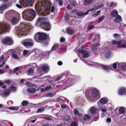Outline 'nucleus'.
<instances>
[{
  "label": "nucleus",
  "instance_id": "49",
  "mask_svg": "<svg viewBox=\"0 0 126 126\" xmlns=\"http://www.w3.org/2000/svg\"><path fill=\"white\" fill-rule=\"evenodd\" d=\"M61 107L63 109H65L67 108V106H66V105L64 104H62L61 105Z\"/></svg>",
  "mask_w": 126,
  "mask_h": 126
},
{
  "label": "nucleus",
  "instance_id": "39",
  "mask_svg": "<svg viewBox=\"0 0 126 126\" xmlns=\"http://www.w3.org/2000/svg\"><path fill=\"white\" fill-rule=\"evenodd\" d=\"M54 95L52 93H48L47 94L46 96L47 97H49V96H52Z\"/></svg>",
  "mask_w": 126,
  "mask_h": 126
},
{
  "label": "nucleus",
  "instance_id": "43",
  "mask_svg": "<svg viewBox=\"0 0 126 126\" xmlns=\"http://www.w3.org/2000/svg\"><path fill=\"white\" fill-rule=\"evenodd\" d=\"M64 118L65 120L67 121L70 119V117L69 116H65L64 117Z\"/></svg>",
  "mask_w": 126,
  "mask_h": 126
},
{
  "label": "nucleus",
  "instance_id": "44",
  "mask_svg": "<svg viewBox=\"0 0 126 126\" xmlns=\"http://www.w3.org/2000/svg\"><path fill=\"white\" fill-rule=\"evenodd\" d=\"M18 68L19 67H17L14 69L13 72V74H14L17 72L18 69Z\"/></svg>",
  "mask_w": 126,
  "mask_h": 126
},
{
  "label": "nucleus",
  "instance_id": "22",
  "mask_svg": "<svg viewBox=\"0 0 126 126\" xmlns=\"http://www.w3.org/2000/svg\"><path fill=\"white\" fill-rule=\"evenodd\" d=\"M99 103L104 104L107 103V101L104 99H101L98 102Z\"/></svg>",
  "mask_w": 126,
  "mask_h": 126
},
{
  "label": "nucleus",
  "instance_id": "40",
  "mask_svg": "<svg viewBox=\"0 0 126 126\" xmlns=\"http://www.w3.org/2000/svg\"><path fill=\"white\" fill-rule=\"evenodd\" d=\"M94 27V26L93 25H89L88 26L87 29L91 30Z\"/></svg>",
  "mask_w": 126,
  "mask_h": 126
},
{
  "label": "nucleus",
  "instance_id": "42",
  "mask_svg": "<svg viewBox=\"0 0 126 126\" xmlns=\"http://www.w3.org/2000/svg\"><path fill=\"white\" fill-rule=\"evenodd\" d=\"M121 68L123 70L126 69V65L125 64H123L121 66Z\"/></svg>",
  "mask_w": 126,
  "mask_h": 126
},
{
  "label": "nucleus",
  "instance_id": "53",
  "mask_svg": "<svg viewBox=\"0 0 126 126\" xmlns=\"http://www.w3.org/2000/svg\"><path fill=\"white\" fill-rule=\"evenodd\" d=\"M54 10H55V8H54V7L53 6H52L51 8V12L52 13H53L54 12Z\"/></svg>",
  "mask_w": 126,
  "mask_h": 126
},
{
  "label": "nucleus",
  "instance_id": "17",
  "mask_svg": "<svg viewBox=\"0 0 126 126\" xmlns=\"http://www.w3.org/2000/svg\"><path fill=\"white\" fill-rule=\"evenodd\" d=\"M125 88L124 87L121 88L118 91V94L120 95L123 94L125 92Z\"/></svg>",
  "mask_w": 126,
  "mask_h": 126
},
{
  "label": "nucleus",
  "instance_id": "46",
  "mask_svg": "<svg viewBox=\"0 0 126 126\" xmlns=\"http://www.w3.org/2000/svg\"><path fill=\"white\" fill-rule=\"evenodd\" d=\"M71 126H77L76 123L74 122H72L71 124Z\"/></svg>",
  "mask_w": 126,
  "mask_h": 126
},
{
  "label": "nucleus",
  "instance_id": "32",
  "mask_svg": "<svg viewBox=\"0 0 126 126\" xmlns=\"http://www.w3.org/2000/svg\"><path fill=\"white\" fill-rule=\"evenodd\" d=\"M90 118V117L87 114H85L84 116V121L88 120Z\"/></svg>",
  "mask_w": 126,
  "mask_h": 126
},
{
  "label": "nucleus",
  "instance_id": "50",
  "mask_svg": "<svg viewBox=\"0 0 126 126\" xmlns=\"http://www.w3.org/2000/svg\"><path fill=\"white\" fill-rule=\"evenodd\" d=\"M40 89H41V92H43L44 91H46L45 88H40L37 90V91H38Z\"/></svg>",
  "mask_w": 126,
  "mask_h": 126
},
{
  "label": "nucleus",
  "instance_id": "31",
  "mask_svg": "<svg viewBox=\"0 0 126 126\" xmlns=\"http://www.w3.org/2000/svg\"><path fill=\"white\" fill-rule=\"evenodd\" d=\"M28 102L27 101H24L22 103V105L23 106H25L27 105L28 104Z\"/></svg>",
  "mask_w": 126,
  "mask_h": 126
},
{
  "label": "nucleus",
  "instance_id": "29",
  "mask_svg": "<svg viewBox=\"0 0 126 126\" xmlns=\"http://www.w3.org/2000/svg\"><path fill=\"white\" fill-rule=\"evenodd\" d=\"M59 45L58 44H56L54 45L51 48V50L54 51L58 47Z\"/></svg>",
  "mask_w": 126,
  "mask_h": 126
},
{
  "label": "nucleus",
  "instance_id": "21",
  "mask_svg": "<svg viewBox=\"0 0 126 126\" xmlns=\"http://www.w3.org/2000/svg\"><path fill=\"white\" fill-rule=\"evenodd\" d=\"M10 91L9 89H7L5 91L3 95L4 96H7L10 93Z\"/></svg>",
  "mask_w": 126,
  "mask_h": 126
},
{
  "label": "nucleus",
  "instance_id": "23",
  "mask_svg": "<svg viewBox=\"0 0 126 126\" xmlns=\"http://www.w3.org/2000/svg\"><path fill=\"white\" fill-rule=\"evenodd\" d=\"M42 70L45 72H47L48 71L47 70H49V67L46 66H44L42 67Z\"/></svg>",
  "mask_w": 126,
  "mask_h": 126
},
{
  "label": "nucleus",
  "instance_id": "28",
  "mask_svg": "<svg viewBox=\"0 0 126 126\" xmlns=\"http://www.w3.org/2000/svg\"><path fill=\"white\" fill-rule=\"evenodd\" d=\"M96 111V109L94 107H92L90 109V111L92 113H94Z\"/></svg>",
  "mask_w": 126,
  "mask_h": 126
},
{
  "label": "nucleus",
  "instance_id": "9",
  "mask_svg": "<svg viewBox=\"0 0 126 126\" xmlns=\"http://www.w3.org/2000/svg\"><path fill=\"white\" fill-rule=\"evenodd\" d=\"M100 45L99 43H95L93 44L92 47V49L94 51L97 50L98 48V46Z\"/></svg>",
  "mask_w": 126,
  "mask_h": 126
},
{
  "label": "nucleus",
  "instance_id": "14",
  "mask_svg": "<svg viewBox=\"0 0 126 126\" xmlns=\"http://www.w3.org/2000/svg\"><path fill=\"white\" fill-rule=\"evenodd\" d=\"M89 12V11H87L86 13H82L81 12H78L76 13V14L78 15L79 16H85L87 15Z\"/></svg>",
  "mask_w": 126,
  "mask_h": 126
},
{
  "label": "nucleus",
  "instance_id": "16",
  "mask_svg": "<svg viewBox=\"0 0 126 126\" xmlns=\"http://www.w3.org/2000/svg\"><path fill=\"white\" fill-rule=\"evenodd\" d=\"M93 1V0H84V4L86 5H87L90 4Z\"/></svg>",
  "mask_w": 126,
  "mask_h": 126
},
{
  "label": "nucleus",
  "instance_id": "26",
  "mask_svg": "<svg viewBox=\"0 0 126 126\" xmlns=\"http://www.w3.org/2000/svg\"><path fill=\"white\" fill-rule=\"evenodd\" d=\"M19 107H11L9 108V109L11 110H18Z\"/></svg>",
  "mask_w": 126,
  "mask_h": 126
},
{
  "label": "nucleus",
  "instance_id": "52",
  "mask_svg": "<svg viewBox=\"0 0 126 126\" xmlns=\"http://www.w3.org/2000/svg\"><path fill=\"white\" fill-rule=\"evenodd\" d=\"M62 78V77L61 76H60L57 79L55 80V81H58V80L61 79Z\"/></svg>",
  "mask_w": 126,
  "mask_h": 126
},
{
  "label": "nucleus",
  "instance_id": "19",
  "mask_svg": "<svg viewBox=\"0 0 126 126\" xmlns=\"http://www.w3.org/2000/svg\"><path fill=\"white\" fill-rule=\"evenodd\" d=\"M35 90V89L33 88H30L27 89L28 91L30 93H32L34 92Z\"/></svg>",
  "mask_w": 126,
  "mask_h": 126
},
{
  "label": "nucleus",
  "instance_id": "15",
  "mask_svg": "<svg viewBox=\"0 0 126 126\" xmlns=\"http://www.w3.org/2000/svg\"><path fill=\"white\" fill-rule=\"evenodd\" d=\"M19 20L18 19L15 17H14L12 19V23L13 25H14L17 23L18 21Z\"/></svg>",
  "mask_w": 126,
  "mask_h": 126
},
{
  "label": "nucleus",
  "instance_id": "57",
  "mask_svg": "<svg viewBox=\"0 0 126 126\" xmlns=\"http://www.w3.org/2000/svg\"><path fill=\"white\" fill-rule=\"evenodd\" d=\"M111 119L109 118H107V121L108 122H111Z\"/></svg>",
  "mask_w": 126,
  "mask_h": 126
},
{
  "label": "nucleus",
  "instance_id": "37",
  "mask_svg": "<svg viewBox=\"0 0 126 126\" xmlns=\"http://www.w3.org/2000/svg\"><path fill=\"white\" fill-rule=\"evenodd\" d=\"M26 85H27L28 86H29L32 87L33 86V84L31 83H29L28 82H27L26 83Z\"/></svg>",
  "mask_w": 126,
  "mask_h": 126
},
{
  "label": "nucleus",
  "instance_id": "62",
  "mask_svg": "<svg viewBox=\"0 0 126 126\" xmlns=\"http://www.w3.org/2000/svg\"><path fill=\"white\" fill-rule=\"evenodd\" d=\"M99 8H100L103 6V4H101L98 5Z\"/></svg>",
  "mask_w": 126,
  "mask_h": 126
},
{
  "label": "nucleus",
  "instance_id": "41",
  "mask_svg": "<svg viewBox=\"0 0 126 126\" xmlns=\"http://www.w3.org/2000/svg\"><path fill=\"white\" fill-rule=\"evenodd\" d=\"M105 17L104 16H102L99 19V23L102 21L104 19Z\"/></svg>",
  "mask_w": 126,
  "mask_h": 126
},
{
  "label": "nucleus",
  "instance_id": "47",
  "mask_svg": "<svg viewBox=\"0 0 126 126\" xmlns=\"http://www.w3.org/2000/svg\"><path fill=\"white\" fill-rule=\"evenodd\" d=\"M13 57L14 58L18 59V57L17 56L16 54H12Z\"/></svg>",
  "mask_w": 126,
  "mask_h": 126
},
{
  "label": "nucleus",
  "instance_id": "48",
  "mask_svg": "<svg viewBox=\"0 0 126 126\" xmlns=\"http://www.w3.org/2000/svg\"><path fill=\"white\" fill-rule=\"evenodd\" d=\"M16 89V88L15 86H12L11 88V90L12 91H15Z\"/></svg>",
  "mask_w": 126,
  "mask_h": 126
},
{
  "label": "nucleus",
  "instance_id": "35",
  "mask_svg": "<svg viewBox=\"0 0 126 126\" xmlns=\"http://www.w3.org/2000/svg\"><path fill=\"white\" fill-rule=\"evenodd\" d=\"M73 112L75 115H78L79 114V112L78 110L76 109H74L73 110Z\"/></svg>",
  "mask_w": 126,
  "mask_h": 126
},
{
  "label": "nucleus",
  "instance_id": "33",
  "mask_svg": "<svg viewBox=\"0 0 126 126\" xmlns=\"http://www.w3.org/2000/svg\"><path fill=\"white\" fill-rule=\"evenodd\" d=\"M102 67L105 70L107 71H108L109 68L107 66L104 65H102Z\"/></svg>",
  "mask_w": 126,
  "mask_h": 126
},
{
  "label": "nucleus",
  "instance_id": "45",
  "mask_svg": "<svg viewBox=\"0 0 126 126\" xmlns=\"http://www.w3.org/2000/svg\"><path fill=\"white\" fill-rule=\"evenodd\" d=\"M113 67L115 69H116L117 66V64L116 63H113L112 65Z\"/></svg>",
  "mask_w": 126,
  "mask_h": 126
},
{
  "label": "nucleus",
  "instance_id": "36",
  "mask_svg": "<svg viewBox=\"0 0 126 126\" xmlns=\"http://www.w3.org/2000/svg\"><path fill=\"white\" fill-rule=\"evenodd\" d=\"M117 47H118L123 48L126 47V45L125 44L120 45L117 46Z\"/></svg>",
  "mask_w": 126,
  "mask_h": 126
},
{
  "label": "nucleus",
  "instance_id": "13",
  "mask_svg": "<svg viewBox=\"0 0 126 126\" xmlns=\"http://www.w3.org/2000/svg\"><path fill=\"white\" fill-rule=\"evenodd\" d=\"M42 3V4H44V6L46 7V8L48 10L50 9V5L49 3L47 2H44L43 3V2Z\"/></svg>",
  "mask_w": 126,
  "mask_h": 126
},
{
  "label": "nucleus",
  "instance_id": "38",
  "mask_svg": "<svg viewBox=\"0 0 126 126\" xmlns=\"http://www.w3.org/2000/svg\"><path fill=\"white\" fill-rule=\"evenodd\" d=\"M29 51L26 50H24L23 51V54L24 55H25L29 52Z\"/></svg>",
  "mask_w": 126,
  "mask_h": 126
},
{
  "label": "nucleus",
  "instance_id": "2",
  "mask_svg": "<svg viewBox=\"0 0 126 126\" xmlns=\"http://www.w3.org/2000/svg\"><path fill=\"white\" fill-rule=\"evenodd\" d=\"M30 13L31 15L32 18L33 19L36 15V13L32 9H28L24 11L22 13V16L23 18L26 20H29V19L30 18L28 16V13Z\"/></svg>",
  "mask_w": 126,
  "mask_h": 126
},
{
  "label": "nucleus",
  "instance_id": "11",
  "mask_svg": "<svg viewBox=\"0 0 126 126\" xmlns=\"http://www.w3.org/2000/svg\"><path fill=\"white\" fill-rule=\"evenodd\" d=\"M122 20V19L121 16L120 15H118L116 17L114 21L117 23H120Z\"/></svg>",
  "mask_w": 126,
  "mask_h": 126
},
{
  "label": "nucleus",
  "instance_id": "60",
  "mask_svg": "<svg viewBox=\"0 0 126 126\" xmlns=\"http://www.w3.org/2000/svg\"><path fill=\"white\" fill-rule=\"evenodd\" d=\"M65 41V39L63 38H62L60 39V41L62 42H64Z\"/></svg>",
  "mask_w": 126,
  "mask_h": 126
},
{
  "label": "nucleus",
  "instance_id": "59",
  "mask_svg": "<svg viewBox=\"0 0 126 126\" xmlns=\"http://www.w3.org/2000/svg\"><path fill=\"white\" fill-rule=\"evenodd\" d=\"M110 7H114L113 2H112L111 3L110 5Z\"/></svg>",
  "mask_w": 126,
  "mask_h": 126
},
{
  "label": "nucleus",
  "instance_id": "20",
  "mask_svg": "<svg viewBox=\"0 0 126 126\" xmlns=\"http://www.w3.org/2000/svg\"><path fill=\"white\" fill-rule=\"evenodd\" d=\"M118 111L120 113H123L125 111V108L123 107L120 108L118 110Z\"/></svg>",
  "mask_w": 126,
  "mask_h": 126
},
{
  "label": "nucleus",
  "instance_id": "54",
  "mask_svg": "<svg viewBox=\"0 0 126 126\" xmlns=\"http://www.w3.org/2000/svg\"><path fill=\"white\" fill-rule=\"evenodd\" d=\"M16 6L19 8H22L21 6L19 5L18 4H16Z\"/></svg>",
  "mask_w": 126,
  "mask_h": 126
},
{
  "label": "nucleus",
  "instance_id": "7",
  "mask_svg": "<svg viewBox=\"0 0 126 126\" xmlns=\"http://www.w3.org/2000/svg\"><path fill=\"white\" fill-rule=\"evenodd\" d=\"M22 44L26 47L32 46L33 45V43L31 39H29L27 42H23Z\"/></svg>",
  "mask_w": 126,
  "mask_h": 126
},
{
  "label": "nucleus",
  "instance_id": "34",
  "mask_svg": "<svg viewBox=\"0 0 126 126\" xmlns=\"http://www.w3.org/2000/svg\"><path fill=\"white\" fill-rule=\"evenodd\" d=\"M44 110V108H39L37 110V112L38 113L43 111Z\"/></svg>",
  "mask_w": 126,
  "mask_h": 126
},
{
  "label": "nucleus",
  "instance_id": "64",
  "mask_svg": "<svg viewBox=\"0 0 126 126\" xmlns=\"http://www.w3.org/2000/svg\"><path fill=\"white\" fill-rule=\"evenodd\" d=\"M51 87L50 86H48L46 88H45L46 90L47 91L50 89L51 88Z\"/></svg>",
  "mask_w": 126,
  "mask_h": 126
},
{
  "label": "nucleus",
  "instance_id": "1",
  "mask_svg": "<svg viewBox=\"0 0 126 126\" xmlns=\"http://www.w3.org/2000/svg\"><path fill=\"white\" fill-rule=\"evenodd\" d=\"M47 20L46 18L41 17L38 18V22H41L40 26L41 28L46 31H48L50 30L51 27L49 23L47 22Z\"/></svg>",
  "mask_w": 126,
  "mask_h": 126
},
{
  "label": "nucleus",
  "instance_id": "24",
  "mask_svg": "<svg viewBox=\"0 0 126 126\" xmlns=\"http://www.w3.org/2000/svg\"><path fill=\"white\" fill-rule=\"evenodd\" d=\"M67 30L69 34H72L74 33V32L72 29L67 28Z\"/></svg>",
  "mask_w": 126,
  "mask_h": 126
},
{
  "label": "nucleus",
  "instance_id": "61",
  "mask_svg": "<svg viewBox=\"0 0 126 126\" xmlns=\"http://www.w3.org/2000/svg\"><path fill=\"white\" fill-rule=\"evenodd\" d=\"M71 4L73 6H75V3L73 0L71 2Z\"/></svg>",
  "mask_w": 126,
  "mask_h": 126
},
{
  "label": "nucleus",
  "instance_id": "8",
  "mask_svg": "<svg viewBox=\"0 0 126 126\" xmlns=\"http://www.w3.org/2000/svg\"><path fill=\"white\" fill-rule=\"evenodd\" d=\"M31 2V0H20V3L23 5L30 3Z\"/></svg>",
  "mask_w": 126,
  "mask_h": 126
},
{
  "label": "nucleus",
  "instance_id": "27",
  "mask_svg": "<svg viewBox=\"0 0 126 126\" xmlns=\"http://www.w3.org/2000/svg\"><path fill=\"white\" fill-rule=\"evenodd\" d=\"M110 52H106L105 53V56L106 58H109L110 56Z\"/></svg>",
  "mask_w": 126,
  "mask_h": 126
},
{
  "label": "nucleus",
  "instance_id": "4",
  "mask_svg": "<svg viewBox=\"0 0 126 126\" xmlns=\"http://www.w3.org/2000/svg\"><path fill=\"white\" fill-rule=\"evenodd\" d=\"M9 25L8 23L4 22L0 23V34L4 32L7 31L9 29Z\"/></svg>",
  "mask_w": 126,
  "mask_h": 126
},
{
  "label": "nucleus",
  "instance_id": "25",
  "mask_svg": "<svg viewBox=\"0 0 126 126\" xmlns=\"http://www.w3.org/2000/svg\"><path fill=\"white\" fill-rule=\"evenodd\" d=\"M33 72V70L32 68H30L28 70L27 73L28 75H31L32 74Z\"/></svg>",
  "mask_w": 126,
  "mask_h": 126
},
{
  "label": "nucleus",
  "instance_id": "5",
  "mask_svg": "<svg viewBox=\"0 0 126 126\" xmlns=\"http://www.w3.org/2000/svg\"><path fill=\"white\" fill-rule=\"evenodd\" d=\"M2 42L3 44L8 45H11L14 43L12 39L10 37H5L2 40Z\"/></svg>",
  "mask_w": 126,
  "mask_h": 126
},
{
  "label": "nucleus",
  "instance_id": "18",
  "mask_svg": "<svg viewBox=\"0 0 126 126\" xmlns=\"http://www.w3.org/2000/svg\"><path fill=\"white\" fill-rule=\"evenodd\" d=\"M118 14V12L116 10L112 11L111 13V15L114 17H115Z\"/></svg>",
  "mask_w": 126,
  "mask_h": 126
},
{
  "label": "nucleus",
  "instance_id": "58",
  "mask_svg": "<svg viewBox=\"0 0 126 126\" xmlns=\"http://www.w3.org/2000/svg\"><path fill=\"white\" fill-rule=\"evenodd\" d=\"M63 63L61 61H59L58 62V65H62Z\"/></svg>",
  "mask_w": 126,
  "mask_h": 126
},
{
  "label": "nucleus",
  "instance_id": "3",
  "mask_svg": "<svg viewBox=\"0 0 126 126\" xmlns=\"http://www.w3.org/2000/svg\"><path fill=\"white\" fill-rule=\"evenodd\" d=\"M47 36L45 33H36L34 36V39L35 40L37 38L41 41H43L47 39Z\"/></svg>",
  "mask_w": 126,
  "mask_h": 126
},
{
  "label": "nucleus",
  "instance_id": "6",
  "mask_svg": "<svg viewBox=\"0 0 126 126\" xmlns=\"http://www.w3.org/2000/svg\"><path fill=\"white\" fill-rule=\"evenodd\" d=\"M78 51L79 53H81L83 55L82 57L84 58L89 57L90 56V54L87 51L79 49Z\"/></svg>",
  "mask_w": 126,
  "mask_h": 126
},
{
  "label": "nucleus",
  "instance_id": "56",
  "mask_svg": "<svg viewBox=\"0 0 126 126\" xmlns=\"http://www.w3.org/2000/svg\"><path fill=\"white\" fill-rule=\"evenodd\" d=\"M44 118L47 120H51L50 118L48 117H45Z\"/></svg>",
  "mask_w": 126,
  "mask_h": 126
},
{
  "label": "nucleus",
  "instance_id": "63",
  "mask_svg": "<svg viewBox=\"0 0 126 126\" xmlns=\"http://www.w3.org/2000/svg\"><path fill=\"white\" fill-rule=\"evenodd\" d=\"M101 111H102L104 112H105L107 111L105 109H104L102 108H101Z\"/></svg>",
  "mask_w": 126,
  "mask_h": 126
},
{
  "label": "nucleus",
  "instance_id": "51",
  "mask_svg": "<svg viewBox=\"0 0 126 126\" xmlns=\"http://www.w3.org/2000/svg\"><path fill=\"white\" fill-rule=\"evenodd\" d=\"M3 55H1L0 57V62H2L3 60Z\"/></svg>",
  "mask_w": 126,
  "mask_h": 126
},
{
  "label": "nucleus",
  "instance_id": "30",
  "mask_svg": "<svg viewBox=\"0 0 126 126\" xmlns=\"http://www.w3.org/2000/svg\"><path fill=\"white\" fill-rule=\"evenodd\" d=\"M7 5L6 4H5L2 5L0 7V10H3L6 8L7 7Z\"/></svg>",
  "mask_w": 126,
  "mask_h": 126
},
{
  "label": "nucleus",
  "instance_id": "55",
  "mask_svg": "<svg viewBox=\"0 0 126 126\" xmlns=\"http://www.w3.org/2000/svg\"><path fill=\"white\" fill-rule=\"evenodd\" d=\"M119 36V35L116 33H115L113 35L114 37L116 39L117 38V37Z\"/></svg>",
  "mask_w": 126,
  "mask_h": 126
},
{
  "label": "nucleus",
  "instance_id": "12",
  "mask_svg": "<svg viewBox=\"0 0 126 126\" xmlns=\"http://www.w3.org/2000/svg\"><path fill=\"white\" fill-rule=\"evenodd\" d=\"M122 40H121L119 41H117L115 40H114L112 41V44L114 45H117L118 46L122 44Z\"/></svg>",
  "mask_w": 126,
  "mask_h": 126
},
{
  "label": "nucleus",
  "instance_id": "10",
  "mask_svg": "<svg viewBox=\"0 0 126 126\" xmlns=\"http://www.w3.org/2000/svg\"><path fill=\"white\" fill-rule=\"evenodd\" d=\"M99 94V92L95 89L93 90L92 92V95L93 97H95Z\"/></svg>",
  "mask_w": 126,
  "mask_h": 126
}]
</instances>
